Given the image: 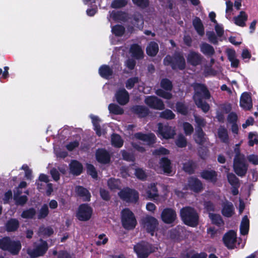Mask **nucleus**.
Here are the masks:
<instances>
[{
	"mask_svg": "<svg viewBox=\"0 0 258 258\" xmlns=\"http://www.w3.org/2000/svg\"><path fill=\"white\" fill-rule=\"evenodd\" d=\"M203 58V57L200 53L193 50L189 51L186 57L188 63L194 67L201 64Z\"/></svg>",
	"mask_w": 258,
	"mask_h": 258,
	"instance_id": "obj_20",
	"label": "nucleus"
},
{
	"mask_svg": "<svg viewBox=\"0 0 258 258\" xmlns=\"http://www.w3.org/2000/svg\"><path fill=\"white\" fill-rule=\"evenodd\" d=\"M186 189H189L196 193H199L203 189L202 182L197 177L190 176L187 179L185 185Z\"/></svg>",
	"mask_w": 258,
	"mask_h": 258,
	"instance_id": "obj_12",
	"label": "nucleus"
},
{
	"mask_svg": "<svg viewBox=\"0 0 258 258\" xmlns=\"http://www.w3.org/2000/svg\"><path fill=\"white\" fill-rule=\"evenodd\" d=\"M111 142L112 145L116 148H120L123 144V141L120 136L116 134L111 135Z\"/></svg>",
	"mask_w": 258,
	"mask_h": 258,
	"instance_id": "obj_44",
	"label": "nucleus"
},
{
	"mask_svg": "<svg viewBox=\"0 0 258 258\" xmlns=\"http://www.w3.org/2000/svg\"><path fill=\"white\" fill-rule=\"evenodd\" d=\"M131 111L139 118H146L150 113L149 109L144 106L141 105H135L131 107Z\"/></svg>",
	"mask_w": 258,
	"mask_h": 258,
	"instance_id": "obj_16",
	"label": "nucleus"
},
{
	"mask_svg": "<svg viewBox=\"0 0 258 258\" xmlns=\"http://www.w3.org/2000/svg\"><path fill=\"white\" fill-rule=\"evenodd\" d=\"M145 103L150 108L161 110V99L154 96H150L145 98Z\"/></svg>",
	"mask_w": 258,
	"mask_h": 258,
	"instance_id": "obj_23",
	"label": "nucleus"
},
{
	"mask_svg": "<svg viewBox=\"0 0 258 258\" xmlns=\"http://www.w3.org/2000/svg\"><path fill=\"white\" fill-rule=\"evenodd\" d=\"M191 87L194 90L192 96L193 100L198 108H201L202 110L207 113L210 109L209 104L204 100L210 99L211 93L207 86L202 83H194Z\"/></svg>",
	"mask_w": 258,
	"mask_h": 258,
	"instance_id": "obj_1",
	"label": "nucleus"
},
{
	"mask_svg": "<svg viewBox=\"0 0 258 258\" xmlns=\"http://www.w3.org/2000/svg\"><path fill=\"white\" fill-rule=\"evenodd\" d=\"M75 191L77 196L82 198L84 201L89 202L91 199V194L89 191L85 187L78 185L75 188Z\"/></svg>",
	"mask_w": 258,
	"mask_h": 258,
	"instance_id": "obj_25",
	"label": "nucleus"
},
{
	"mask_svg": "<svg viewBox=\"0 0 258 258\" xmlns=\"http://www.w3.org/2000/svg\"><path fill=\"white\" fill-rule=\"evenodd\" d=\"M146 194L149 199L158 197V189L155 183H152L146 189Z\"/></svg>",
	"mask_w": 258,
	"mask_h": 258,
	"instance_id": "obj_43",
	"label": "nucleus"
},
{
	"mask_svg": "<svg viewBox=\"0 0 258 258\" xmlns=\"http://www.w3.org/2000/svg\"><path fill=\"white\" fill-rule=\"evenodd\" d=\"M130 23L133 25L129 27L131 31H133L134 27L139 29H142L144 26V20L143 16L139 13H134L131 17H129Z\"/></svg>",
	"mask_w": 258,
	"mask_h": 258,
	"instance_id": "obj_19",
	"label": "nucleus"
},
{
	"mask_svg": "<svg viewBox=\"0 0 258 258\" xmlns=\"http://www.w3.org/2000/svg\"><path fill=\"white\" fill-rule=\"evenodd\" d=\"M200 47L201 52L208 57H212L215 53L213 46L206 42L202 43Z\"/></svg>",
	"mask_w": 258,
	"mask_h": 258,
	"instance_id": "obj_26",
	"label": "nucleus"
},
{
	"mask_svg": "<svg viewBox=\"0 0 258 258\" xmlns=\"http://www.w3.org/2000/svg\"><path fill=\"white\" fill-rule=\"evenodd\" d=\"M209 217L211 220L212 223L214 225L221 227L224 224V221L219 214L210 213H209Z\"/></svg>",
	"mask_w": 258,
	"mask_h": 258,
	"instance_id": "obj_38",
	"label": "nucleus"
},
{
	"mask_svg": "<svg viewBox=\"0 0 258 258\" xmlns=\"http://www.w3.org/2000/svg\"><path fill=\"white\" fill-rule=\"evenodd\" d=\"M142 223L147 232L153 236L158 225V220L155 218L148 215L142 219Z\"/></svg>",
	"mask_w": 258,
	"mask_h": 258,
	"instance_id": "obj_9",
	"label": "nucleus"
},
{
	"mask_svg": "<svg viewBox=\"0 0 258 258\" xmlns=\"http://www.w3.org/2000/svg\"><path fill=\"white\" fill-rule=\"evenodd\" d=\"M192 25L197 33L200 36H203L204 35V27L201 19L199 17H196V18L192 20Z\"/></svg>",
	"mask_w": 258,
	"mask_h": 258,
	"instance_id": "obj_33",
	"label": "nucleus"
},
{
	"mask_svg": "<svg viewBox=\"0 0 258 258\" xmlns=\"http://www.w3.org/2000/svg\"><path fill=\"white\" fill-rule=\"evenodd\" d=\"M159 50L158 44L155 42H151L146 48V53L150 56H155Z\"/></svg>",
	"mask_w": 258,
	"mask_h": 258,
	"instance_id": "obj_40",
	"label": "nucleus"
},
{
	"mask_svg": "<svg viewBox=\"0 0 258 258\" xmlns=\"http://www.w3.org/2000/svg\"><path fill=\"white\" fill-rule=\"evenodd\" d=\"M176 111L183 115H186L188 112L187 106L182 102H177L175 104Z\"/></svg>",
	"mask_w": 258,
	"mask_h": 258,
	"instance_id": "obj_45",
	"label": "nucleus"
},
{
	"mask_svg": "<svg viewBox=\"0 0 258 258\" xmlns=\"http://www.w3.org/2000/svg\"><path fill=\"white\" fill-rule=\"evenodd\" d=\"M83 165L77 160H73L70 164V172L75 175H79L83 171Z\"/></svg>",
	"mask_w": 258,
	"mask_h": 258,
	"instance_id": "obj_31",
	"label": "nucleus"
},
{
	"mask_svg": "<svg viewBox=\"0 0 258 258\" xmlns=\"http://www.w3.org/2000/svg\"><path fill=\"white\" fill-rule=\"evenodd\" d=\"M175 135V132L171 126H163L162 125V138L166 139H172Z\"/></svg>",
	"mask_w": 258,
	"mask_h": 258,
	"instance_id": "obj_41",
	"label": "nucleus"
},
{
	"mask_svg": "<svg viewBox=\"0 0 258 258\" xmlns=\"http://www.w3.org/2000/svg\"><path fill=\"white\" fill-rule=\"evenodd\" d=\"M139 82V78L138 77H134L128 79L125 82V87L128 89H132L135 85Z\"/></svg>",
	"mask_w": 258,
	"mask_h": 258,
	"instance_id": "obj_56",
	"label": "nucleus"
},
{
	"mask_svg": "<svg viewBox=\"0 0 258 258\" xmlns=\"http://www.w3.org/2000/svg\"><path fill=\"white\" fill-rule=\"evenodd\" d=\"M162 172L167 176L173 175L175 172L172 170L170 160L167 157H162Z\"/></svg>",
	"mask_w": 258,
	"mask_h": 258,
	"instance_id": "obj_29",
	"label": "nucleus"
},
{
	"mask_svg": "<svg viewBox=\"0 0 258 258\" xmlns=\"http://www.w3.org/2000/svg\"><path fill=\"white\" fill-rule=\"evenodd\" d=\"M39 233L40 235L49 237L53 234L54 231L50 226H41L39 228Z\"/></svg>",
	"mask_w": 258,
	"mask_h": 258,
	"instance_id": "obj_52",
	"label": "nucleus"
},
{
	"mask_svg": "<svg viewBox=\"0 0 258 258\" xmlns=\"http://www.w3.org/2000/svg\"><path fill=\"white\" fill-rule=\"evenodd\" d=\"M247 15L244 11H241L239 14L234 17V23L240 27H244L245 26V22L247 20Z\"/></svg>",
	"mask_w": 258,
	"mask_h": 258,
	"instance_id": "obj_35",
	"label": "nucleus"
},
{
	"mask_svg": "<svg viewBox=\"0 0 258 258\" xmlns=\"http://www.w3.org/2000/svg\"><path fill=\"white\" fill-rule=\"evenodd\" d=\"M234 152L235 154V155L233 161L236 160L237 159H244L245 156L244 154L241 153L240 145L239 144H237L235 145L234 149Z\"/></svg>",
	"mask_w": 258,
	"mask_h": 258,
	"instance_id": "obj_62",
	"label": "nucleus"
},
{
	"mask_svg": "<svg viewBox=\"0 0 258 258\" xmlns=\"http://www.w3.org/2000/svg\"><path fill=\"white\" fill-rule=\"evenodd\" d=\"M112 33L116 36H122L125 32V28L121 25L116 24L111 28Z\"/></svg>",
	"mask_w": 258,
	"mask_h": 258,
	"instance_id": "obj_47",
	"label": "nucleus"
},
{
	"mask_svg": "<svg viewBox=\"0 0 258 258\" xmlns=\"http://www.w3.org/2000/svg\"><path fill=\"white\" fill-rule=\"evenodd\" d=\"M96 161L103 165L109 164L111 161V155L104 148L98 149L95 153Z\"/></svg>",
	"mask_w": 258,
	"mask_h": 258,
	"instance_id": "obj_13",
	"label": "nucleus"
},
{
	"mask_svg": "<svg viewBox=\"0 0 258 258\" xmlns=\"http://www.w3.org/2000/svg\"><path fill=\"white\" fill-rule=\"evenodd\" d=\"M248 165L246 163L245 158L233 161V170L240 177L244 176L247 171Z\"/></svg>",
	"mask_w": 258,
	"mask_h": 258,
	"instance_id": "obj_11",
	"label": "nucleus"
},
{
	"mask_svg": "<svg viewBox=\"0 0 258 258\" xmlns=\"http://www.w3.org/2000/svg\"><path fill=\"white\" fill-rule=\"evenodd\" d=\"M14 199L15 201L16 204L17 205L23 206L28 201V198L26 196H21L17 197L16 195H14Z\"/></svg>",
	"mask_w": 258,
	"mask_h": 258,
	"instance_id": "obj_64",
	"label": "nucleus"
},
{
	"mask_svg": "<svg viewBox=\"0 0 258 258\" xmlns=\"http://www.w3.org/2000/svg\"><path fill=\"white\" fill-rule=\"evenodd\" d=\"M115 97L117 102L121 105H124L129 102V93L124 88L118 89L115 93Z\"/></svg>",
	"mask_w": 258,
	"mask_h": 258,
	"instance_id": "obj_21",
	"label": "nucleus"
},
{
	"mask_svg": "<svg viewBox=\"0 0 258 258\" xmlns=\"http://www.w3.org/2000/svg\"><path fill=\"white\" fill-rule=\"evenodd\" d=\"M236 233L232 230L226 232L223 237V241L224 245L228 249H233L236 242Z\"/></svg>",
	"mask_w": 258,
	"mask_h": 258,
	"instance_id": "obj_15",
	"label": "nucleus"
},
{
	"mask_svg": "<svg viewBox=\"0 0 258 258\" xmlns=\"http://www.w3.org/2000/svg\"><path fill=\"white\" fill-rule=\"evenodd\" d=\"M120 182L119 179L111 178L107 182V185L109 188L111 190L119 189Z\"/></svg>",
	"mask_w": 258,
	"mask_h": 258,
	"instance_id": "obj_48",
	"label": "nucleus"
},
{
	"mask_svg": "<svg viewBox=\"0 0 258 258\" xmlns=\"http://www.w3.org/2000/svg\"><path fill=\"white\" fill-rule=\"evenodd\" d=\"M127 4L126 0H113L111 4V7L114 9H120L124 7Z\"/></svg>",
	"mask_w": 258,
	"mask_h": 258,
	"instance_id": "obj_57",
	"label": "nucleus"
},
{
	"mask_svg": "<svg viewBox=\"0 0 258 258\" xmlns=\"http://www.w3.org/2000/svg\"><path fill=\"white\" fill-rule=\"evenodd\" d=\"M119 198L128 203L136 204L139 200V193L135 189L125 187L118 193Z\"/></svg>",
	"mask_w": 258,
	"mask_h": 258,
	"instance_id": "obj_8",
	"label": "nucleus"
},
{
	"mask_svg": "<svg viewBox=\"0 0 258 258\" xmlns=\"http://www.w3.org/2000/svg\"><path fill=\"white\" fill-rule=\"evenodd\" d=\"M131 52L134 57L137 59L143 57V52L141 47L137 44H133L131 47Z\"/></svg>",
	"mask_w": 258,
	"mask_h": 258,
	"instance_id": "obj_42",
	"label": "nucleus"
},
{
	"mask_svg": "<svg viewBox=\"0 0 258 258\" xmlns=\"http://www.w3.org/2000/svg\"><path fill=\"white\" fill-rule=\"evenodd\" d=\"M177 218L175 211L169 208H167L162 210V222L166 224H172Z\"/></svg>",
	"mask_w": 258,
	"mask_h": 258,
	"instance_id": "obj_17",
	"label": "nucleus"
},
{
	"mask_svg": "<svg viewBox=\"0 0 258 258\" xmlns=\"http://www.w3.org/2000/svg\"><path fill=\"white\" fill-rule=\"evenodd\" d=\"M134 250L138 258H147L155 251V247L149 242L142 240L134 246Z\"/></svg>",
	"mask_w": 258,
	"mask_h": 258,
	"instance_id": "obj_5",
	"label": "nucleus"
},
{
	"mask_svg": "<svg viewBox=\"0 0 258 258\" xmlns=\"http://www.w3.org/2000/svg\"><path fill=\"white\" fill-rule=\"evenodd\" d=\"M173 89L172 82L166 78L162 79V89L167 91H171Z\"/></svg>",
	"mask_w": 258,
	"mask_h": 258,
	"instance_id": "obj_63",
	"label": "nucleus"
},
{
	"mask_svg": "<svg viewBox=\"0 0 258 258\" xmlns=\"http://www.w3.org/2000/svg\"><path fill=\"white\" fill-rule=\"evenodd\" d=\"M20 226V222L17 219L10 218L8 220L6 224V230L8 232L16 231Z\"/></svg>",
	"mask_w": 258,
	"mask_h": 258,
	"instance_id": "obj_28",
	"label": "nucleus"
},
{
	"mask_svg": "<svg viewBox=\"0 0 258 258\" xmlns=\"http://www.w3.org/2000/svg\"><path fill=\"white\" fill-rule=\"evenodd\" d=\"M39 243H34V248L32 249H28L27 254L31 258H37L44 256L48 249L49 246L47 242L40 238Z\"/></svg>",
	"mask_w": 258,
	"mask_h": 258,
	"instance_id": "obj_7",
	"label": "nucleus"
},
{
	"mask_svg": "<svg viewBox=\"0 0 258 258\" xmlns=\"http://www.w3.org/2000/svg\"><path fill=\"white\" fill-rule=\"evenodd\" d=\"M49 211L47 204H43L39 210L37 218L38 219L45 218L49 214Z\"/></svg>",
	"mask_w": 258,
	"mask_h": 258,
	"instance_id": "obj_53",
	"label": "nucleus"
},
{
	"mask_svg": "<svg viewBox=\"0 0 258 258\" xmlns=\"http://www.w3.org/2000/svg\"><path fill=\"white\" fill-rule=\"evenodd\" d=\"M92 213L93 209L88 204H82L78 208L77 217L81 221H87L91 218Z\"/></svg>",
	"mask_w": 258,
	"mask_h": 258,
	"instance_id": "obj_10",
	"label": "nucleus"
},
{
	"mask_svg": "<svg viewBox=\"0 0 258 258\" xmlns=\"http://www.w3.org/2000/svg\"><path fill=\"white\" fill-rule=\"evenodd\" d=\"M164 63L165 64L170 65L173 70H183L186 67L185 60L183 55L180 53H175L172 57L166 56L164 59Z\"/></svg>",
	"mask_w": 258,
	"mask_h": 258,
	"instance_id": "obj_6",
	"label": "nucleus"
},
{
	"mask_svg": "<svg viewBox=\"0 0 258 258\" xmlns=\"http://www.w3.org/2000/svg\"><path fill=\"white\" fill-rule=\"evenodd\" d=\"M249 228V221L247 216H244L242 219L240 226V232L242 235L248 234Z\"/></svg>",
	"mask_w": 258,
	"mask_h": 258,
	"instance_id": "obj_36",
	"label": "nucleus"
},
{
	"mask_svg": "<svg viewBox=\"0 0 258 258\" xmlns=\"http://www.w3.org/2000/svg\"><path fill=\"white\" fill-rule=\"evenodd\" d=\"M136 139L146 142L148 146H152L156 143V137L153 133L144 134L138 132L135 134Z\"/></svg>",
	"mask_w": 258,
	"mask_h": 258,
	"instance_id": "obj_18",
	"label": "nucleus"
},
{
	"mask_svg": "<svg viewBox=\"0 0 258 258\" xmlns=\"http://www.w3.org/2000/svg\"><path fill=\"white\" fill-rule=\"evenodd\" d=\"M183 228L182 226L178 225L175 228L171 229L168 232L170 238L173 240H178L180 236L181 232L182 231Z\"/></svg>",
	"mask_w": 258,
	"mask_h": 258,
	"instance_id": "obj_37",
	"label": "nucleus"
},
{
	"mask_svg": "<svg viewBox=\"0 0 258 258\" xmlns=\"http://www.w3.org/2000/svg\"><path fill=\"white\" fill-rule=\"evenodd\" d=\"M87 173L91 175L93 178L96 179L98 177V173L94 166L91 164H87Z\"/></svg>",
	"mask_w": 258,
	"mask_h": 258,
	"instance_id": "obj_58",
	"label": "nucleus"
},
{
	"mask_svg": "<svg viewBox=\"0 0 258 258\" xmlns=\"http://www.w3.org/2000/svg\"><path fill=\"white\" fill-rule=\"evenodd\" d=\"M108 110L110 113L115 115H122L124 113L123 108L114 103H110L108 105Z\"/></svg>",
	"mask_w": 258,
	"mask_h": 258,
	"instance_id": "obj_46",
	"label": "nucleus"
},
{
	"mask_svg": "<svg viewBox=\"0 0 258 258\" xmlns=\"http://www.w3.org/2000/svg\"><path fill=\"white\" fill-rule=\"evenodd\" d=\"M121 154L122 159L126 161L134 162L135 158L133 154L128 152L126 150H123L121 151Z\"/></svg>",
	"mask_w": 258,
	"mask_h": 258,
	"instance_id": "obj_61",
	"label": "nucleus"
},
{
	"mask_svg": "<svg viewBox=\"0 0 258 258\" xmlns=\"http://www.w3.org/2000/svg\"><path fill=\"white\" fill-rule=\"evenodd\" d=\"M180 217L182 222L191 227H196L199 224V215L196 210L190 206H186L180 210Z\"/></svg>",
	"mask_w": 258,
	"mask_h": 258,
	"instance_id": "obj_2",
	"label": "nucleus"
},
{
	"mask_svg": "<svg viewBox=\"0 0 258 258\" xmlns=\"http://www.w3.org/2000/svg\"><path fill=\"white\" fill-rule=\"evenodd\" d=\"M92 119L94 130L96 132V134L97 136H101L102 133L101 126L100 125V120L97 116L92 117Z\"/></svg>",
	"mask_w": 258,
	"mask_h": 258,
	"instance_id": "obj_50",
	"label": "nucleus"
},
{
	"mask_svg": "<svg viewBox=\"0 0 258 258\" xmlns=\"http://www.w3.org/2000/svg\"><path fill=\"white\" fill-rule=\"evenodd\" d=\"M187 140L185 137L182 134L178 136L175 141L176 145L179 148H185L187 146Z\"/></svg>",
	"mask_w": 258,
	"mask_h": 258,
	"instance_id": "obj_54",
	"label": "nucleus"
},
{
	"mask_svg": "<svg viewBox=\"0 0 258 258\" xmlns=\"http://www.w3.org/2000/svg\"><path fill=\"white\" fill-rule=\"evenodd\" d=\"M227 180L229 184L232 186H240L239 179L233 173H228L227 174Z\"/></svg>",
	"mask_w": 258,
	"mask_h": 258,
	"instance_id": "obj_49",
	"label": "nucleus"
},
{
	"mask_svg": "<svg viewBox=\"0 0 258 258\" xmlns=\"http://www.w3.org/2000/svg\"><path fill=\"white\" fill-rule=\"evenodd\" d=\"M36 210L33 208L24 210L21 213V216L24 219H33L36 215Z\"/></svg>",
	"mask_w": 258,
	"mask_h": 258,
	"instance_id": "obj_51",
	"label": "nucleus"
},
{
	"mask_svg": "<svg viewBox=\"0 0 258 258\" xmlns=\"http://www.w3.org/2000/svg\"><path fill=\"white\" fill-rule=\"evenodd\" d=\"M195 120L197 123L196 130H203L206 125V121L205 119L198 116H195Z\"/></svg>",
	"mask_w": 258,
	"mask_h": 258,
	"instance_id": "obj_59",
	"label": "nucleus"
},
{
	"mask_svg": "<svg viewBox=\"0 0 258 258\" xmlns=\"http://www.w3.org/2000/svg\"><path fill=\"white\" fill-rule=\"evenodd\" d=\"M222 206L221 213L225 217L230 218L234 214V207L231 202L226 201L222 204Z\"/></svg>",
	"mask_w": 258,
	"mask_h": 258,
	"instance_id": "obj_24",
	"label": "nucleus"
},
{
	"mask_svg": "<svg viewBox=\"0 0 258 258\" xmlns=\"http://www.w3.org/2000/svg\"><path fill=\"white\" fill-rule=\"evenodd\" d=\"M99 75L103 78L108 79L113 75L112 69L107 64H103L100 67L98 70Z\"/></svg>",
	"mask_w": 258,
	"mask_h": 258,
	"instance_id": "obj_30",
	"label": "nucleus"
},
{
	"mask_svg": "<svg viewBox=\"0 0 258 258\" xmlns=\"http://www.w3.org/2000/svg\"><path fill=\"white\" fill-rule=\"evenodd\" d=\"M183 129L186 136H190L194 132V129L192 125L188 122L183 123Z\"/></svg>",
	"mask_w": 258,
	"mask_h": 258,
	"instance_id": "obj_60",
	"label": "nucleus"
},
{
	"mask_svg": "<svg viewBox=\"0 0 258 258\" xmlns=\"http://www.w3.org/2000/svg\"><path fill=\"white\" fill-rule=\"evenodd\" d=\"M22 248L19 240H12L9 236H5L0 239V249L9 251L13 255H18Z\"/></svg>",
	"mask_w": 258,
	"mask_h": 258,
	"instance_id": "obj_3",
	"label": "nucleus"
},
{
	"mask_svg": "<svg viewBox=\"0 0 258 258\" xmlns=\"http://www.w3.org/2000/svg\"><path fill=\"white\" fill-rule=\"evenodd\" d=\"M197 168V163L192 160H189L182 165L183 170L189 175L194 174Z\"/></svg>",
	"mask_w": 258,
	"mask_h": 258,
	"instance_id": "obj_27",
	"label": "nucleus"
},
{
	"mask_svg": "<svg viewBox=\"0 0 258 258\" xmlns=\"http://www.w3.org/2000/svg\"><path fill=\"white\" fill-rule=\"evenodd\" d=\"M240 105L245 110H250L252 108V99L250 93H243L240 97Z\"/></svg>",
	"mask_w": 258,
	"mask_h": 258,
	"instance_id": "obj_22",
	"label": "nucleus"
},
{
	"mask_svg": "<svg viewBox=\"0 0 258 258\" xmlns=\"http://www.w3.org/2000/svg\"><path fill=\"white\" fill-rule=\"evenodd\" d=\"M121 222L126 230H133L137 225V221L134 213L128 208H124L121 212Z\"/></svg>",
	"mask_w": 258,
	"mask_h": 258,
	"instance_id": "obj_4",
	"label": "nucleus"
},
{
	"mask_svg": "<svg viewBox=\"0 0 258 258\" xmlns=\"http://www.w3.org/2000/svg\"><path fill=\"white\" fill-rule=\"evenodd\" d=\"M206 35L207 36L209 41L214 44V45H218V39L217 35H216L214 31H207L206 33Z\"/></svg>",
	"mask_w": 258,
	"mask_h": 258,
	"instance_id": "obj_55",
	"label": "nucleus"
},
{
	"mask_svg": "<svg viewBox=\"0 0 258 258\" xmlns=\"http://www.w3.org/2000/svg\"><path fill=\"white\" fill-rule=\"evenodd\" d=\"M218 136L222 143L228 144L229 142V136L227 129L221 126L218 130Z\"/></svg>",
	"mask_w": 258,
	"mask_h": 258,
	"instance_id": "obj_39",
	"label": "nucleus"
},
{
	"mask_svg": "<svg viewBox=\"0 0 258 258\" xmlns=\"http://www.w3.org/2000/svg\"><path fill=\"white\" fill-rule=\"evenodd\" d=\"M206 135L203 130H196L194 135L195 142L200 145H203L206 142Z\"/></svg>",
	"mask_w": 258,
	"mask_h": 258,
	"instance_id": "obj_32",
	"label": "nucleus"
},
{
	"mask_svg": "<svg viewBox=\"0 0 258 258\" xmlns=\"http://www.w3.org/2000/svg\"><path fill=\"white\" fill-rule=\"evenodd\" d=\"M111 17L115 21H120L125 22L129 20L128 14L123 11H112Z\"/></svg>",
	"mask_w": 258,
	"mask_h": 258,
	"instance_id": "obj_34",
	"label": "nucleus"
},
{
	"mask_svg": "<svg viewBox=\"0 0 258 258\" xmlns=\"http://www.w3.org/2000/svg\"><path fill=\"white\" fill-rule=\"evenodd\" d=\"M201 177L213 184L218 181V173L214 169H204L200 172Z\"/></svg>",
	"mask_w": 258,
	"mask_h": 258,
	"instance_id": "obj_14",
	"label": "nucleus"
}]
</instances>
